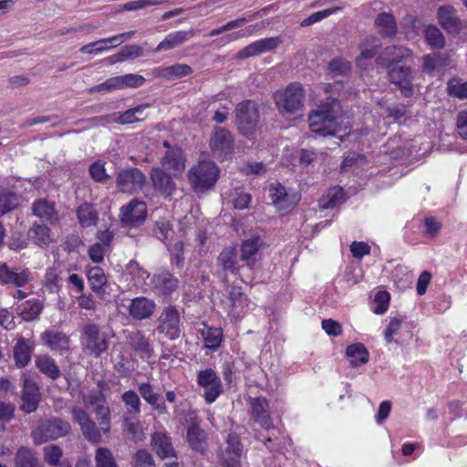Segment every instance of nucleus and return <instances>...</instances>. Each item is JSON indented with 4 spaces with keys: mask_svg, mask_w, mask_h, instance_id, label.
<instances>
[{
    "mask_svg": "<svg viewBox=\"0 0 467 467\" xmlns=\"http://www.w3.org/2000/svg\"><path fill=\"white\" fill-rule=\"evenodd\" d=\"M308 124L311 131L319 136H336L340 140L343 139L344 135L339 133L349 128L343 123L339 102L332 98H327L324 102L309 113Z\"/></svg>",
    "mask_w": 467,
    "mask_h": 467,
    "instance_id": "obj_1",
    "label": "nucleus"
},
{
    "mask_svg": "<svg viewBox=\"0 0 467 467\" xmlns=\"http://www.w3.org/2000/svg\"><path fill=\"white\" fill-rule=\"evenodd\" d=\"M305 89L298 82L290 83L286 88L277 90L274 99L278 111L285 118L302 115Z\"/></svg>",
    "mask_w": 467,
    "mask_h": 467,
    "instance_id": "obj_2",
    "label": "nucleus"
},
{
    "mask_svg": "<svg viewBox=\"0 0 467 467\" xmlns=\"http://www.w3.org/2000/svg\"><path fill=\"white\" fill-rule=\"evenodd\" d=\"M219 174L220 170L214 162L202 161L189 170L188 179L195 192H204L214 186Z\"/></svg>",
    "mask_w": 467,
    "mask_h": 467,
    "instance_id": "obj_3",
    "label": "nucleus"
},
{
    "mask_svg": "<svg viewBox=\"0 0 467 467\" xmlns=\"http://www.w3.org/2000/svg\"><path fill=\"white\" fill-rule=\"evenodd\" d=\"M70 429V424L67 421L54 418L41 422L33 430L31 436L35 444L39 445L64 437Z\"/></svg>",
    "mask_w": 467,
    "mask_h": 467,
    "instance_id": "obj_4",
    "label": "nucleus"
},
{
    "mask_svg": "<svg viewBox=\"0 0 467 467\" xmlns=\"http://www.w3.org/2000/svg\"><path fill=\"white\" fill-rule=\"evenodd\" d=\"M235 124L241 133L251 134L259 119L257 105L253 100H244L237 104L235 110Z\"/></svg>",
    "mask_w": 467,
    "mask_h": 467,
    "instance_id": "obj_5",
    "label": "nucleus"
},
{
    "mask_svg": "<svg viewBox=\"0 0 467 467\" xmlns=\"http://www.w3.org/2000/svg\"><path fill=\"white\" fill-rule=\"evenodd\" d=\"M81 345L90 355L98 358L109 348V341L105 334L100 333L96 324H87L83 327Z\"/></svg>",
    "mask_w": 467,
    "mask_h": 467,
    "instance_id": "obj_6",
    "label": "nucleus"
},
{
    "mask_svg": "<svg viewBox=\"0 0 467 467\" xmlns=\"http://www.w3.org/2000/svg\"><path fill=\"white\" fill-rule=\"evenodd\" d=\"M156 331L169 339H176L181 334V317L179 310L174 306L162 308L157 319Z\"/></svg>",
    "mask_w": 467,
    "mask_h": 467,
    "instance_id": "obj_7",
    "label": "nucleus"
},
{
    "mask_svg": "<svg viewBox=\"0 0 467 467\" xmlns=\"http://www.w3.org/2000/svg\"><path fill=\"white\" fill-rule=\"evenodd\" d=\"M145 182V175L137 168L122 170L118 173L116 178L118 190L130 194L142 190Z\"/></svg>",
    "mask_w": 467,
    "mask_h": 467,
    "instance_id": "obj_8",
    "label": "nucleus"
},
{
    "mask_svg": "<svg viewBox=\"0 0 467 467\" xmlns=\"http://www.w3.org/2000/svg\"><path fill=\"white\" fill-rule=\"evenodd\" d=\"M197 383L204 389L203 398L209 404L215 401L223 392L221 379L212 368L200 371Z\"/></svg>",
    "mask_w": 467,
    "mask_h": 467,
    "instance_id": "obj_9",
    "label": "nucleus"
},
{
    "mask_svg": "<svg viewBox=\"0 0 467 467\" xmlns=\"http://www.w3.org/2000/svg\"><path fill=\"white\" fill-rule=\"evenodd\" d=\"M210 147L216 158L224 159L233 151V136L228 130L222 128H216L211 136Z\"/></svg>",
    "mask_w": 467,
    "mask_h": 467,
    "instance_id": "obj_10",
    "label": "nucleus"
},
{
    "mask_svg": "<svg viewBox=\"0 0 467 467\" xmlns=\"http://www.w3.org/2000/svg\"><path fill=\"white\" fill-rule=\"evenodd\" d=\"M146 203L136 199L120 209L121 222L130 227L141 224L146 219Z\"/></svg>",
    "mask_w": 467,
    "mask_h": 467,
    "instance_id": "obj_11",
    "label": "nucleus"
},
{
    "mask_svg": "<svg viewBox=\"0 0 467 467\" xmlns=\"http://www.w3.org/2000/svg\"><path fill=\"white\" fill-rule=\"evenodd\" d=\"M251 417L262 428L270 430L274 427L270 414L269 402L264 397L250 398Z\"/></svg>",
    "mask_w": 467,
    "mask_h": 467,
    "instance_id": "obj_12",
    "label": "nucleus"
},
{
    "mask_svg": "<svg viewBox=\"0 0 467 467\" xmlns=\"http://www.w3.org/2000/svg\"><path fill=\"white\" fill-rule=\"evenodd\" d=\"M282 43L279 36L266 37L256 40L237 53V57L244 59L250 57H255L263 53L276 49Z\"/></svg>",
    "mask_w": 467,
    "mask_h": 467,
    "instance_id": "obj_13",
    "label": "nucleus"
},
{
    "mask_svg": "<svg viewBox=\"0 0 467 467\" xmlns=\"http://www.w3.org/2000/svg\"><path fill=\"white\" fill-rule=\"evenodd\" d=\"M269 192L273 204L283 213L296 207L299 201L296 193H288L286 189L279 183L271 187Z\"/></svg>",
    "mask_w": 467,
    "mask_h": 467,
    "instance_id": "obj_14",
    "label": "nucleus"
},
{
    "mask_svg": "<svg viewBox=\"0 0 467 467\" xmlns=\"http://www.w3.org/2000/svg\"><path fill=\"white\" fill-rule=\"evenodd\" d=\"M263 246V241L257 236L243 241L240 257L249 269L256 267L257 262L261 259V249Z\"/></svg>",
    "mask_w": 467,
    "mask_h": 467,
    "instance_id": "obj_15",
    "label": "nucleus"
},
{
    "mask_svg": "<svg viewBox=\"0 0 467 467\" xmlns=\"http://www.w3.org/2000/svg\"><path fill=\"white\" fill-rule=\"evenodd\" d=\"M141 398L159 413H167V407L164 403L162 393L148 381L140 382L137 386Z\"/></svg>",
    "mask_w": 467,
    "mask_h": 467,
    "instance_id": "obj_16",
    "label": "nucleus"
},
{
    "mask_svg": "<svg viewBox=\"0 0 467 467\" xmlns=\"http://www.w3.org/2000/svg\"><path fill=\"white\" fill-rule=\"evenodd\" d=\"M242 444L235 434H229L226 446L222 451L220 462L223 467H236L240 463Z\"/></svg>",
    "mask_w": 467,
    "mask_h": 467,
    "instance_id": "obj_17",
    "label": "nucleus"
},
{
    "mask_svg": "<svg viewBox=\"0 0 467 467\" xmlns=\"http://www.w3.org/2000/svg\"><path fill=\"white\" fill-rule=\"evenodd\" d=\"M30 271L23 268H11L6 264L0 265V283L16 287H23L29 282Z\"/></svg>",
    "mask_w": 467,
    "mask_h": 467,
    "instance_id": "obj_18",
    "label": "nucleus"
},
{
    "mask_svg": "<svg viewBox=\"0 0 467 467\" xmlns=\"http://www.w3.org/2000/svg\"><path fill=\"white\" fill-rule=\"evenodd\" d=\"M71 413L74 421L79 424L83 435L88 440L93 442H97L100 440L99 430L83 409L75 407L72 409Z\"/></svg>",
    "mask_w": 467,
    "mask_h": 467,
    "instance_id": "obj_19",
    "label": "nucleus"
},
{
    "mask_svg": "<svg viewBox=\"0 0 467 467\" xmlns=\"http://www.w3.org/2000/svg\"><path fill=\"white\" fill-rule=\"evenodd\" d=\"M21 399L22 404L20 405V410L26 413L34 412L37 409L40 400V391L37 384L25 378Z\"/></svg>",
    "mask_w": 467,
    "mask_h": 467,
    "instance_id": "obj_20",
    "label": "nucleus"
},
{
    "mask_svg": "<svg viewBox=\"0 0 467 467\" xmlns=\"http://www.w3.org/2000/svg\"><path fill=\"white\" fill-rule=\"evenodd\" d=\"M193 69L191 66L182 63H177L171 66L157 67L152 69V75L156 78L166 81L174 80L192 75Z\"/></svg>",
    "mask_w": 467,
    "mask_h": 467,
    "instance_id": "obj_21",
    "label": "nucleus"
},
{
    "mask_svg": "<svg viewBox=\"0 0 467 467\" xmlns=\"http://www.w3.org/2000/svg\"><path fill=\"white\" fill-rule=\"evenodd\" d=\"M156 304L152 299L145 296H138L130 300L128 306L130 316L137 320L149 318L152 316Z\"/></svg>",
    "mask_w": 467,
    "mask_h": 467,
    "instance_id": "obj_22",
    "label": "nucleus"
},
{
    "mask_svg": "<svg viewBox=\"0 0 467 467\" xmlns=\"http://www.w3.org/2000/svg\"><path fill=\"white\" fill-rule=\"evenodd\" d=\"M128 343L141 359L149 361L154 358V348L141 331L130 333L128 337Z\"/></svg>",
    "mask_w": 467,
    "mask_h": 467,
    "instance_id": "obj_23",
    "label": "nucleus"
},
{
    "mask_svg": "<svg viewBox=\"0 0 467 467\" xmlns=\"http://www.w3.org/2000/svg\"><path fill=\"white\" fill-rule=\"evenodd\" d=\"M178 279L168 272L157 273L151 279L153 290L161 296H170L178 288Z\"/></svg>",
    "mask_w": 467,
    "mask_h": 467,
    "instance_id": "obj_24",
    "label": "nucleus"
},
{
    "mask_svg": "<svg viewBox=\"0 0 467 467\" xmlns=\"http://www.w3.org/2000/svg\"><path fill=\"white\" fill-rule=\"evenodd\" d=\"M195 36L193 29L173 31L166 35L155 47L154 52L169 51L174 49Z\"/></svg>",
    "mask_w": 467,
    "mask_h": 467,
    "instance_id": "obj_25",
    "label": "nucleus"
},
{
    "mask_svg": "<svg viewBox=\"0 0 467 467\" xmlns=\"http://www.w3.org/2000/svg\"><path fill=\"white\" fill-rule=\"evenodd\" d=\"M150 443L153 451L161 459L175 458L176 452L171 438L163 431H155L151 434Z\"/></svg>",
    "mask_w": 467,
    "mask_h": 467,
    "instance_id": "obj_26",
    "label": "nucleus"
},
{
    "mask_svg": "<svg viewBox=\"0 0 467 467\" xmlns=\"http://www.w3.org/2000/svg\"><path fill=\"white\" fill-rule=\"evenodd\" d=\"M150 179L154 189L166 197L172 195L176 190L175 182L171 177L161 168L152 169Z\"/></svg>",
    "mask_w": 467,
    "mask_h": 467,
    "instance_id": "obj_27",
    "label": "nucleus"
},
{
    "mask_svg": "<svg viewBox=\"0 0 467 467\" xmlns=\"http://www.w3.org/2000/svg\"><path fill=\"white\" fill-rule=\"evenodd\" d=\"M438 19L441 26L452 34H458L461 30V20L456 15V10L451 5H442L438 9Z\"/></svg>",
    "mask_w": 467,
    "mask_h": 467,
    "instance_id": "obj_28",
    "label": "nucleus"
},
{
    "mask_svg": "<svg viewBox=\"0 0 467 467\" xmlns=\"http://www.w3.org/2000/svg\"><path fill=\"white\" fill-rule=\"evenodd\" d=\"M161 166L174 176L181 174L185 169V160L180 149H171L161 159Z\"/></svg>",
    "mask_w": 467,
    "mask_h": 467,
    "instance_id": "obj_29",
    "label": "nucleus"
},
{
    "mask_svg": "<svg viewBox=\"0 0 467 467\" xmlns=\"http://www.w3.org/2000/svg\"><path fill=\"white\" fill-rule=\"evenodd\" d=\"M41 339L51 350L61 354L69 349V337L63 332L47 330L41 335Z\"/></svg>",
    "mask_w": 467,
    "mask_h": 467,
    "instance_id": "obj_30",
    "label": "nucleus"
},
{
    "mask_svg": "<svg viewBox=\"0 0 467 467\" xmlns=\"http://www.w3.org/2000/svg\"><path fill=\"white\" fill-rule=\"evenodd\" d=\"M87 278L91 290L100 298L106 294V285L108 278L104 270L99 266H92L87 268Z\"/></svg>",
    "mask_w": 467,
    "mask_h": 467,
    "instance_id": "obj_31",
    "label": "nucleus"
},
{
    "mask_svg": "<svg viewBox=\"0 0 467 467\" xmlns=\"http://www.w3.org/2000/svg\"><path fill=\"white\" fill-rule=\"evenodd\" d=\"M380 47L381 43L379 38L374 36H366L360 46V56L357 58V65L361 68H366L368 61L376 55Z\"/></svg>",
    "mask_w": 467,
    "mask_h": 467,
    "instance_id": "obj_32",
    "label": "nucleus"
},
{
    "mask_svg": "<svg viewBox=\"0 0 467 467\" xmlns=\"http://www.w3.org/2000/svg\"><path fill=\"white\" fill-rule=\"evenodd\" d=\"M229 300L231 302L230 311L233 316L239 317L244 314L252 303L247 296L244 295L241 287L234 286L229 293Z\"/></svg>",
    "mask_w": 467,
    "mask_h": 467,
    "instance_id": "obj_33",
    "label": "nucleus"
},
{
    "mask_svg": "<svg viewBox=\"0 0 467 467\" xmlns=\"http://www.w3.org/2000/svg\"><path fill=\"white\" fill-rule=\"evenodd\" d=\"M33 350L34 344L28 339L21 338L16 343L13 352L17 368H24L29 363Z\"/></svg>",
    "mask_w": 467,
    "mask_h": 467,
    "instance_id": "obj_34",
    "label": "nucleus"
},
{
    "mask_svg": "<svg viewBox=\"0 0 467 467\" xmlns=\"http://www.w3.org/2000/svg\"><path fill=\"white\" fill-rule=\"evenodd\" d=\"M449 54L426 55L423 57V69L429 73L440 72L451 65Z\"/></svg>",
    "mask_w": 467,
    "mask_h": 467,
    "instance_id": "obj_35",
    "label": "nucleus"
},
{
    "mask_svg": "<svg viewBox=\"0 0 467 467\" xmlns=\"http://www.w3.org/2000/svg\"><path fill=\"white\" fill-rule=\"evenodd\" d=\"M77 217L80 225L84 228L95 226L99 221V214L93 204L81 203L77 209Z\"/></svg>",
    "mask_w": 467,
    "mask_h": 467,
    "instance_id": "obj_36",
    "label": "nucleus"
},
{
    "mask_svg": "<svg viewBox=\"0 0 467 467\" xmlns=\"http://www.w3.org/2000/svg\"><path fill=\"white\" fill-rule=\"evenodd\" d=\"M408 50L402 47H389L384 49V51L378 57L377 61L379 64L386 67L397 65L401 61V58L407 57Z\"/></svg>",
    "mask_w": 467,
    "mask_h": 467,
    "instance_id": "obj_37",
    "label": "nucleus"
},
{
    "mask_svg": "<svg viewBox=\"0 0 467 467\" xmlns=\"http://www.w3.org/2000/svg\"><path fill=\"white\" fill-rule=\"evenodd\" d=\"M33 213L43 221L50 223L57 220V213L55 210L54 203L45 199H39L33 203Z\"/></svg>",
    "mask_w": 467,
    "mask_h": 467,
    "instance_id": "obj_38",
    "label": "nucleus"
},
{
    "mask_svg": "<svg viewBox=\"0 0 467 467\" xmlns=\"http://www.w3.org/2000/svg\"><path fill=\"white\" fill-rule=\"evenodd\" d=\"M187 441L191 448L196 451L203 452L207 448L206 434L203 430L195 424H192L188 428Z\"/></svg>",
    "mask_w": 467,
    "mask_h": 467,
    "instance_id": "obj_39",
    "label": "nucleus"
},
{
    "mask_svg": "<svg viewBox=\"0 0 467 467\" xmlns=\"http://www.w3.org/2000/svg\"><path fill=\"white\" fill-rule=\"evenodd\" d=\"M389 77L392 83L396 84L400 91L407 96L409 92V72L403 66L393 65L389 67Z\"/></svg>",
    "mask_w": 467,
    "mask_h": 467,
    "instance_id": "obj_40",
    "label": "nucleus"
},
{
    "mask_svg": "<svg viewBox=\"0 0 467 467\" xmlns=\"http://www.w3.org/2000/svg\"><path fill=\"white\" fill-rule=\"evenodd\" d=\"M36 367L47 377L51 379H57L60 377V370L55 360L47 355L36 357Z\"/></svg>",
    "mask_w": 467,
    "mask_h": 467,
    "instance_id": "obj_41",
    "label": "nucleus"
},
{
    "mask_svg": "<svg viewBox=\"0 0 467 467\" xmlns=\"http://www.w3.org/2000/svg\"><path fill=\"white\" fill-rule=\"evenodd\" d=\"M375 25L378 32L384 36H393L397 32V24L394 16L389 13L378 15Z\"/></svg>",
    "mask_w": 467,
    "mask_h": 467,
    "instance_id": "obj_42",
    "label": "nucleus"
},
{
    "mask_svg": "<svg viewBox=\"0 0 467 467\" xmlns=\"http://www.w3.org/2000/svg\"><path fill=\"white\" fill-rule=\"evenodd\" d=\"M202 326L203 327L199 331L202 334L204 347L213 350L217 349L220 347L223 338L222 329L217 327H210L205 324Z\"/></svg>",
    "mask_w": 467,
    "mask_h": 467,
    "instance_id": "obj_43",
    "label": "nucleus"
},
{
    "mask_svg": "<svg viewBox=\"0 0 467 467\" xmlns=\"http://www.w3.org/2000/svg\"><path fill=\"white\" fill-rule=\"evenodd\" d=\"M219 264L224 271H229L233 274L237 275L242 266L238 265L236 259L235 249L234 247L224 248L219 257Z\"/></svg>",
    "mask_w": 467,
    "mask_h": 467,
    "instance_id": "obj_44",
    "label": "nucleus"
},
{
    "mask_svg": "<svg viewBox=\"0 0 467 467\" xmlns=\"http://www.w3.org/2000/svg\"><path fill=\"white\" fill-rule=\"evenodd\" d=\"M124 431L127 437L134 441H141L145 435L141 423L136 419L129 416H123Z\"/></svg>",
    "mask_w": 467,
    "mask_h": 467,
    "instance_id": "obj_45",
    "label": "nucleus"
},
{
    "mask_svg": "<svg viewBox=\"0 0 467 467\" xmlns=\"http://www.w3.org/2000/svg\"><path fill=\"white\" fill-rule=\"evenodd\" d=\"M121 400L124 403L127 412L123 416L131 417L140 413L141 401L138 393L134 390H127L122 393Z\"/></svg>",
    "mask_w": 467,
    "mask_h": 467,
    "instance_id": "obj_46",
    "label": "nucleus"
},
{
    "mask_svg": "<svg viewBox=\"0 0 467 467\" xmlns=\"http://www.w3.org/2000/svg\"><path fill=\"white\" fill-rule=\"evenodd\" d=\"M43 310V303L38 299L28 300L19 307V314L26 321H33Z\"/></svg>",
    "mask_w": 467,
    "mask_h": 467,
    "instance_id": "obj_47",
    "label": "nucleus"
},
{
    "mask_svg": "<svg viewBox=\"0 0 467 467\" xmlns=\"http://www.w3.org/2000/svg\"><path fill=\"white\" fill-rule=\"evenodd\" d=\"M425 40L431 48L441 49L445 46V37L435 26L429 25L424 29Z\"/></svg>",
    "mask_w": 467,
    "mask_h": 467,
    "instance_id": "obj_48",
    "label": "nucleus"
},
{
    "mask_svg": "<svg viewBox=\"0 0 467 467\" xmlns=\"http://www.w3.org/2000/svg\"><path fill=\"white\" fill-rule=\"evenodd\" d=\"M28 235L39 246L47 245L51 242L50 230L43 224L35 223L28 231Z\"/></svg>",
    "mask_w": 467,
    "mask_h": 467,
    "instance_id": "obj_49",
    "label": "nucleus"
},
{
    "mask_svg": "<svg viewBox=\"0 0 467 467\" xmlns=\"http://www.w3.org/2000/svg\"><path fill=\"white\" fill-rule=\"evenodd\" d=\"M127 272L131 276L130 281L137 287H141L150 277V274L134 261L128 264Z\"/></svg>",
    "mask_w": 467,
    "mask_h": 467,
    "instance_id": "obj_50",
    "label": "nucleus"
},
{
    "mask_svg": "<svg viewBox=\"0 0 467 467\" xmlns=\"http://www.w3.org/2000/svg\"><path fill=\"white\" fill-rule=\"evenodd\" d=\"M347 356L351 358L353 366L365 364L368 359V352L362 344H352L347 348Z\"/></svg>",
    "mask_w": 467,
    "mask_h": 467,
    "instance_id": "obj_51",
    "label": "nucleus"
},
{
    "mask_svg": "<svg viewBox=\"0 0 467 467\" xmlns=\"http://www.w3.org/2000/svg\"><path fill=\"white\" fill-rule=\"evenodd\" d=\"M343 202V189L333 187L327 191V193L319 200V206L322 209L334 208Z\"/></svg>",
    "mask_w": 467,
    "mask_h": 467,
    "instance_id": "obj_52",
    "label": "nucleus"
},
{
    "mask_svg": "<svg viewBox=\"0 0 467 467\" xmlns=\"http://www.w3.org/2000/svg\"><path fill=\"white\" fill-rule=\"evenodd\" d=\"M96 467H118L112 451L106 447H99L95 452Z\"/></svg>",
    "mask_w": 467,
    "mask_h": 467,
    "instance_id": "obj_53",
    "label": "nucleus"
},
{
    "mask_svg": "<svg viewBox=\"0 0 467 467\" xmlns=\"http://www.w3.org/2000/svg\"><path fill=\"white\" fill-rule=\"evenodd\" d=\"M36 458L32 450L26 447H21L15 458L16 467H35Z\"/></svg>",
    "mask_w": 467,
    "mask_h": 467,
    "instance_id": "obj_54",
    "label": "nucleus"
},
{
    "mask_svg": "<svg viewBox=\"0 0 467 467\" xmlns=\"http://www.w3.org/2000/svg\"><path fill=\"white\" fill-rule=\"evenodd\" d=\"M147 108L148 105H140L133 109H130L125 112L119 114L115 120L122 125L141 121L143 120V117L137 116V113H142Z\"/></svg>",
    "mask_w": 467,
    "mask_h": 467,
    "instance_id": "obj_55",
    "label": "nucleus"
},
{
    "mask_svg": "<svg viewBox=\"0 0 467 467\" xmlns=\"http://www.w3.org/2000/svg\"><path fill=\"white\" fill-rule=\"evenodd\" d=\"M16 195L8 190L0 189V216L16 207Z\"/></svg>",
    "mask_w": 467,
    "mask_h": 467,
    "instance_id": "obj_56",
    "label": "nucleus"
},
{
    "mask_svg": "<svg viewBox=\"0 0 467 467\" xmlns=\"http://www.w3.org/2000/svg\"><path fill=\"white\" fill-rule=\"evenodd\" d=\"M448 92L457 99H467V81L463 82L460 78L451 79L448 83Z\"/></svg>",
    "mask_w": 467,
    "mask_h": 467,
    "instance_id": "obj_57",
    "label": "nucleus"
},
{
    "mask_svg": "<svg viewBox=\"0 0 467 467\" xmlns=\"http://www.w3.org/2000/svg\"><path fill=\"white\" fill-rule=\"evenodd\" d=\"M95 413L98 417V420L102 431L104 433L109 432L110 425V411L109 408L106 404V401L102 402L101 404L95 408Z\"/></svg>",
    "mask_w": 467,
    "mask_h": 467,
    "instance_id": "obj_58",
    "label": "nucleus"
},
{
    "mask_svg": "<svg viewBox=\"0 0 467 467\" xmlns=\"http://www.w3.org/2000/svg\"><path fill=\"white\" fill-rule=\"evenodd\" d=\"M329 71L336 76L347 75L351 69V64L344 58H334L328 66Z\"/></svg>",
    "mask_w": 467,
    "mask_h": 467,
    "instance_id": "obj_59",
    "label": "nucleus"
},
{
    "mask_svg": "<svg viewBox=\"0 0 467 467\" xmlns=\"http://www.w3.org/2000/svg\"><path fill=\"white\" fill-rule=\"evenodd\" d=\"M62 454V450L57 445L49 444L44 448V459L50 465H58Z\"/></svg>",
    "mask_w": 467,
    "mask_h": 467,
    "instance_id": "obj_60",
    "label": "nucleus"
},
{
    "mask_svg": "<svg viewBox=\"0 0 467 467\" xmlns=\"http://www.w3.org/2000/svg\"><path fill=\"white\" fill-rule=\"evenodd\" d=\"M44 285L52 293L59 289V275L55 268H48L45 274Z\"/></svg>",
    "mask_w": 467,
    "mask_h": 467,
    "instance_id": "obj_61",
    "label": "nucleus"
},
{
    "mask_svg": "<svg viewBox=\"0 0 467 467\" xmlns=\"http://www.w3.org/2000/svg\"><path fill=\"white\" fill-rule=\"evenodd\" d=\"M153 233L158 239L167 240L172 233L170 222L164 218L156 221Z\"/></svg>",
    "mask_w": 467,
    "mask_h": 467,
    "instance_id": "obj_62",
    "label": "nucleus"
},
{
    "mask_svg": "<svg viewBox=\"0 0 467 467\" xmlns=\"http://www.w3.org/2000/svg\"><path fill=\"white\" fill-rule=\"evenodd\" d=\"M88 171L91 178L97 182L103 183L109 178L106 172L104 163L101 161L92 163Z\"/></svg>",
    "mask_w": 467,
    "mask_h": 467,
    "instance_id": "obj_63",
    "label": "nucleus"
},
{
    "mask_svg": "<svg viewBox=\"0 0 467 467\" xmlns=\"http://www.w3.org/2000/svg\"><path fill=\"white\" fill-rule=\"evenodd\" d=\"M154 460L146 450L138 451L133 458V467H153Z\"/></svg>",
    "mask_w": 467,
    "mask_h": 467,
    "instance_id": "obj_64",
    "label": "nucleus"
}]
</instances>
